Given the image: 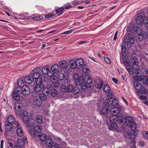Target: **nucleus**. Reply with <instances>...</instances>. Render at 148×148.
Returning a JSON list of instances; mask_svg holds the SVG:
<instances>
[{
  "label": "nucleus",
  "instance_id": "bf43d9fd",
  "mask_svg": "<svg viewBox=\"0 0 148 148\" xmlns=\"http://www.w3.org/2000/svg\"><path fill=\"white\" fill-rule=\"evenodd\" d=\"M103 85V82L101 81H99V83L97 85V87L99 89H101Z\"/></svg>",
  "mask_w": 148,
  "mask_h": 148
},
{
  "label": "nucleus",
  "instance_id": "f257e3e1",
  "mask_svg": "<svg viewBox=\"0 0 148 148\" xmlns=\"http://www.w3.org/2000/svg\"><path fill=\"white\" fill-rule=\"evenodd\" d=\"M109 120L110 122H117L120 124L125 123L127 125L131 126L132 130L135 129L136 127V123L133 121L132 118L130 116L123 115L119 117L117 115H112L110 117Z\"/></svg>",
  "mask_w": 148,
  "mask_h": 148
},
{
  "label": "nucleus",
  "instance_id": "0e129e2a",
  "mask_svg": "<svg viewBox=\"0 0 148 148\" xmlns=\"http://www.w3.org/2000/svg\"><path fill=\"white\" fill-rule=\"evenodd\" d=\"M126 49L125 47L123 45H122V52L124 53L126 52Z\"/></svg>",
  "mask_w": 148,
  "mask_h": 148
},
{
  "label": "nucleus",
  "instance_id": "4d7b16f0",
  "mask_svg": "<svg viewBox=\"0 0 148 148\" xmlns=\"http://www.w3.org/2000/svg\"><path fill=\"white\" fill-rule=\"evenodd\" d=\"M46 87L49 89L50 91L53 88V85L50 83L47 84V86H46Z\"/></svg>",
  "mask_w": 148,
  "mask_h": 148
},
{
  "label": "nucleus",
  "instance_id": "774afa93",
  "mask_svg": "<svg viewBox=\"0 0 148 148\" xmlns=\"http://www.w3.org/2000/svg\"><path fill=\"white\" fill-rule=\"evenodd\" d=\"M143 24H144L146 28L148 29V19L147 20V21H145Z\"/></svg>",
  "mask_w": 148,
  "mask_h": 148
},
{
  "label": "nucleus",
  "instance_id": "3c124183",
  "mask_svg": "<svg viewBox=\"0 0 148 148\" xmlns=\"http://www.w3.org/2000/svg\"><path fill=\"white\" fill-rule=\"evenodd\" d=\"M21 115L22 116V118H25L28 116L27 112L25 110L21 111Z\"/></svg>",
  "mask_w": 148,
  "mask_h": 148
},
{
  "label": "nucleus",
  "instance_id": "39448f33",
  "mask_svg": "<svg viewBox=\"0 0 148 148\" xmlns=\"http://www.w3.org/2000/svg\"><path fill=\"white\" fill-rule=\"evenodd\" d=\"M137 128V126L135 129L132 130L131 129L132 131H129L127 132V134L129 135V140L131 141L133 145H135L136 143V141L134 140L135 137L136 136L138 133V130H136ZM130 128L131 127L130 126Z\"/></svg>",
  "mask_w": 148,
  "mask_h": 148
},
{
  "label": "nucleus",
  "instance_id": "4be33fe9",
  "mask_svg": "<svg viewBox=\"0 0 148 148\" xmlns=\"http://www.w3.org/2000/svg\"><path fill=\"white\" fill-rule=\"evenodd\" d=\"M105 106L102 109L101 112H100V114H106L110 110V108L108 106Z\"/></svg>",
  "mask_w": 148,
  "mask_h": 148
},
{
  "label": "nucleus",
  "instance_id": "f704fd0d",
  "mask_svg": "<svg viewBox=\"0 0 148 148\" xmlns=\"http://www.w3.org/2000/svg\"><path fill=\"white\" fill-rule=\"evenodd\" d=\"M74 88V86L73 84H69L66 87L67 91L69 92H71L73 90Z\"/></svg>",
  "mask_w": 148,
  "mask_h": 148
},
{
  "label": "nucleus",
  "instance_id": "72a5a7b5",
  "mask_svg": "<svg viewBox=\"0 0 148 148\" xmlns=\"http://www.w3.org/2000/svg\"><path fill=\"white\" fill-rule=\"evenodd\" d=\"M103 90L106 93H108L111 91V89L109 86L108 85H105L103 88Z\"/></svg>",
  "mask_w": 148,
  "mask_h": 148
},
{
  "label": "nucleus",
  "instance_id": "e433bc0d",
  "mask_svg": "<svg viewBox=\"0 0 148 148\" xmlns=\"http://www.w3.org/2000/svg\"><path fill=\"white\" fill-rule=\"evenodd\" d=\"M39 99L41 100L42 101H45L47 99V97H46V95H45V94L42 93L40 94L39 95Z\"/></svg>",
  "mask_w": 148,
  "mask_h": 148
},
{
  "label": "nucleus",
  "instance_id": "ddd939ff",
  "mask_svg": "<svg viewBox=\"0 0 148 148\" xmlns=\"http://www.w3.org/2000/svg\"><path fill=\"white\" fill-rule=\"evenodd\" d=\"M7 122L11 123L13 125H16V126L18 127L19 126V122L18 121H16L14 117L12 115H10L7 118Z\"/></svg>",
  "mask_w": 148,
  "mask_h": 148
},
{
  "label": "nucleus",
  "instance_id": "052dcab7",
  "mask_svg": "<svg viewBox=\"0 0 148 148\" xmlns=\"http://www.w3.org/2000/svg\"><path fill=\"white\" fill-rule=\"evenodd\" d=\"M52 72L53 71L52 70L51 71H49V70L48 73L47 74V76L49 77H51L52 76L54 75L55 73L54 72Z\"/></svg>",
  "mask_w": 148,
  "mask_h": 148
},
{
  "label": "nucleus",
  "instance_id": "bb28decb",
  "mask_svg": "<svg viewBox=\"0 0 148 148\" xmlns=\"http://www.w3.org/2000/svg\"><path fill=\"white\" fill-rule=\"evenodd\" d=\"M69 63L70 66L72 69H77L76 61L70 60L69 61Z\"/></svg>",
  "mask_w": 148,
  "mask_h": 148
},
{
  "label": "nucleus",
  "instance_id": "a878e982",
  "mask_svg": "<svg viewBox=\"0 0 148 148\" xmlns=\"http://www.w3.org/2000/svg\"><path fill=\"white\" fill-rule=\"evenodd\" d=\"M31 18L35 21H39L42 19V16H36L35 14L32 15L31 16Z\"/></svg>",
  "mask_w": 148,
  "mask_h": 148
},
{
  "label": "nucleus",
  "instance_id": "c85d7f7f",
  "mask_svg": "<svg viewBox=\"0 0 148 148\" xmlns=\"http://www.w3.org/2000/svg\"><path fill=\"white\" fill-rule=\"evenodd\" d=\"M82 68L83 72L84 73L88 74L89 73V69L87 65L84 64L82 67Z\"/></svg>",
  "mask_w": 148,
  "mask_h": 148
},
{
  "label": "nucleus",
  "instance_id": "7ed1b4c3",
  "mask_svg": "<svg viewBox=\"0 0 148 148\" xmlns=\"http://www.w3.org/2000/svg\"><path fill=\"white\" fill-rule=\"evenodd\" d=\"M136 21L137 24L140 26L143 25L145 21H147L148 18L146 17L144 12L140 11L136 14Z\"/></svg>",
  "mask_w": 148,
  "mask_h": 148
},
{
  "label": "nucleus",
  "instance_id": "680f3d73",
  "mask_svg": "<svg viewBox=\"0 0 148 148\" xmlns=\"http://www.w3.org/2000/svg\"><path fill=\"white\" fill-rule=\"evenodd\" d=\"M73 31V29H71L68 31H66L65 32L63 33H62V34H69L71 33Z\"/></svg>",
  "mask_w": 148,
  "mask_h": 148
},
{
  "label": "nucleus",
  "instance_id": "f03ea898",
  "mask_svg": "<svg viewBox=\"0 0 148 148\" xmlns=\"http://www.w3.org/2000/svg\"><path fill=\"white\" fill-rule=\"evenodd\" d=\"M18 86L17 87L18 91L19 94L23 93L25 95H28L30 93V90L29 87L26 85L23 80L18 79L17 82Z\"/></svg>",
  "mask_w": 148,
  "mask_h": 148
},
{
  "label": "nucleus",
  "instance_id": "4468645a",
  "mask_svg": "<svg viewBox=\"0 0 148 148\" xmlns=\"http://www.w3.org/2000/svg\"><path fill=\"white\" fill-rule=\"evenodd\" d=\"M111 108L110 113L112 115H117L120 112L121 107L119 105H118V106L112 107Z\"/></svg>",
  "mask_w": 148,
  "mask_h": 148
},
{
  "label": "nucleus",
  "instance_id": "09e8293b",
  "mask_svg": "<svg viewBox=\"0 0 148 148\" xmlns=\"http://www.w3.org/2000/svg\"><path fill=\"white\" fill-rule=\"evenodd\" d=\"M79 89L78 87H74V89L72 92L74 94H77L79 92Z\"/></svg>",
  "mask_w": 148,
  "mask_h": 148
},
{
  "label": "nucleus",
  "instance_id": "5fc2aeb1",
  "mask_svg": "<svg viewBox=\"0 0 148 148\" xmlns=\"http://www.w3.org/2000/svg\"><path fill=\"white\" fill-rule=\"evenodd\" d=\"M143 82L145 84H148V76H145L143 78Z\"/></svg>",
  "mask_w": 148,
  "mask_h": 148
},
{
  "label": "nucleus",
  "instance_id": "79ce46f5",
  "mask_svg": "<svg viewBox=\"0 0 148 148\" xmlns=\"http://www.w3.org/2000/svg\"><path fill=\"white\" fill-rule=\"evenodd\" d=\"M111 123L110 124V125L109 127L110 129H116L117 128L118 125L116 123Z\"/></svg>",
  "mask_w": 148,
  "mask_h": 148
},
{
  "label": "nucleus",
  "instance_id": "6e6552de",
  "mask_svg": "<svg viewBox=\"0 0 148 148\" xmlns=\"http://www.w3.org/2000/svg\"><path fill=\"white\" fill-rule=\"evenodd\" d=\"M23 139V140L19 139L17 140L16 142L17 144L14 146V148H24L25 144L27 143L28 140L25 137H24Z\"/></svg>",
  "mask_w": 148,
  "mask_h": 148
},
{
  "label": "nucleus",
  "instance_id": "a19ab883",
  "mask_svg": "<svg viewBox=\"0 0 148 148\" xmlns=\"http://www.w3.org/2000/svg\"><path fill=\"white\" fill-rule=\"evenodd\" d=\"M64 9V8L62 7L59 8L56 10V13L58 14V16L61 14L63 12Z\"/></svg>",
  "mask_w": 148,
  "mask_h": 148
},
{
  "label": "nucleus",
  "instance_id": "4c0bfd02",
  "mask_svg": "<svg viewBox=\"0 0 148 148\" xmlns=\"http://www.w3.org/2000/svg\"><path fill=\"white\" fill-rule=\"evenodd\" d=\"M126 68L127 70L130 74L132 75L134 73V72L133 69L131 66L128 65V66H126Z\"/></svg>",
  "mask_w": 148,
  "mask_h": 148
},
{
  "label": "nucleus",
  "instance_id": "cd10ccee",
  "mask_svg": "<svg viewBox=\"0 0 148 148\" xmlns=\"http://www.w3.org/2000/svg\"><path fill=\"white\" fill-rule=\"evenodd\" d=\"M36 136L39 137L40 140L42 142L44 141L47 139V136L45 134H42L40 135L37 134V135Z\"/></svg>",
  "mask_w": 148,
  "mask_h": 148
},
{
  "label": "nucleus",
  "instance_id": "f8f14e48",
  "mask_svg": "<svg viewBox=\"0 0 148 148\" xmlns=\"http://www.w3.org/2000/svg\"><path fill=\"white\" fill-rule=\"evenodd\" d=\"M73 78L75 81V85L78 86L80 84L79 83L80 82L83 81L84 79H85V77L82 76H79L77 73H75L73 75Z\"/></svg>",
  "mask_w": 148,
  "mask_h": 148
},
{
  "label": "nucleus",
  "instance_id": "69168bd1",
  "mask_svg": "<svg viewBox=\"0 0 148 148\" xmlns=\"http://www.w3.org/2000/svg\"><path fill=\"white\" fill-rule=\"evenodd\" d=\"M15 108L16 110L18 111H19L21 110V107L20 105H15Z\"/></svg>",
  "mask_w": 148,
  "mask_h": 148
},
{
  "label": "nucleus",
  "instance_id": "f3484780",
  "mask_svg": "<svg viewBox=\"0 0 148 148\" xmlns=\"http://www.w3.org/2000/svg\"><path fill=\"white\" fill-rule=\"evenodd\" d=\"M134 86L136 89L137 90V92L138 94H139L141 92V85L140 83L138 82H134L133 83Z\"/></svg>",
  "mask_w": 148,
  "mask_h": 148
},
{
  "label": "nucleus",
  "instance_id": "0eeeda50",
  "mask_svg": "<svg viewBox=\"0 0 148 148\" xmlns=\"http://www.w3.org/2000/svg\"><path fill=\"white\" fill-rule=\"evenodd\" d=\"M135 54H132L131 56V62L132 63V67L134 71L140 70V67L138 65V61Z\"/></svg>",
  "mask_w": 148,
  "mask_h": 148
},
{
  "label": "nucleus",
  "instance_id": "9b49d317",
  "mask_svg": "<svg viewBox=\"0 0 148 148\" xmlns=\"http://www.w3.org/2000/svg\"><path fill=\"white\" fill-rule=\"evenodd\" d=\"M22 120L24 123L27 124V126L29 128L32 127L35 125L34 123L32 121V118L29 116L22 118Z\"/></svg>",
  "mask_w": 148,
  "mask_h": 148
},
{
  "label": "nucleus",
  "instance_id": "20e7f679",
  "mask_svg": "<svg viewBox=\"0 0 148 148\" xmlns=\"http://www.w3.org/2000/svg\"><path fill=\"white\" fill-rule=\"evenodd\" d=\"M103 105L106 106H108L110 108L112 107L118 106V105H119L118 100L115 98L112 99L111 97L105 100Z\"/></svg>",
  "mask_w": 148,
  "mask_h": 148
},
{
  "label": "nucleus",
  "instance_id": "ea45409f",
  "mask_svg": "<svg viewBox=\"0 0 148 148\" xmlns=\"http://www.w3.org/2000/svg\"><path fill=\"white\" fill-rule=\"evenodd\" d=\"M51 95L52 97H55L58 94V92L55 88H53L51 91Z\"/></svg>",
  "mask_w": 148,
  "mask_h": 148
},
{
  "label": "nucleus",
  "instance_id": "8fccbe9b",
  "mask_svg": "<svg viewBox=\"0 0 148 148\" xmlns=\"http://www.w3.org/2000/svg\"><path fill=\"white\" fill-rule=\"evenodd\" d=\"M61 92L64 94L67 91L66 87L64 85H62L61 87Z\"/></svg>",
  "mask_w": 148,
  "mask_h": 148
},
{
  "label": "nucleus",
  "instance_id": "c756f323",
  "mask_svg": "<svg viewBox=\"0 0 148 148\" xmlns=\"http://www.w3.org/2000/svg\"><path fill=\"white\" fill-rule=\"evenodd\" d=\"M60 66L62 69H65L66 67L67 66V63L65 61L60 62H59Z\"/></svg>",
  "mask_w": 148,
  "mask_h": 148
},
{
  "label": "nucleus",
  "instance_id": "49530a36",
  "mask_svg": "<svg viewBox=\"0 0 148 148\" xmlns=\"http://www.w3.org/2000/svg\"><path fill=\"white\" fill-rule=\"evenodd\" d=\"M43 91L44 93H46L47 95L50 93L51 91L46 88V86H44L43 87Z\"/></svg>",
  "mask_w": 148,
  "mask_h": 148
},
{
  "label": "nucleus",
  "instance_id": "864d4df0",
  "mask_svg": "<svg viewBox=\"0 0 148 148\" xmlns=\"http://www.w3.org/2000/svg\"><path fill=\"white\" fill-rule=\"evenodd\" d=\"M138 40L140 41H143L144 38H145L144 34H141L140 35H138Z\"/></svg>",
  "mask_w": 148,
  "mask_h": 148
},
{
  "label": "nucleus",
  "instance_id": "c9c22d12",
  "mask_svg": "<svg viewBox=\"0 0 148 148\" xmlns=\"http://www.w3.org/2000/svg\"><path fill=\"white\" fill-rule=\"evenodd\" d=\"M42 102L41 100L38 99H36V101H34V103L36 107H39L41 106L42 104Z\"/></svg>",
  "mask_w": 148,
  "mask_h": 148
},
{
  "label": "nucleus",
  "instance_id": "2eb2a0df",
  "mask_svg": "<svg viewBox=\"0 0 148 148\" xmlns=\"http://www.w3.org/2000/svg\"><path fill=\"white\" fill-rule=\"evenodd\" d=\"M17 87L14 88L13 90V92L12 94V97L14 100L16 101H18L20 99V97L19 94H19L18 92Z\"/></svg>",
  "mask_w": 148,
  "mask_h": 148
},
{
  "label": "nucleus",
  "instance_id": "a211bd4d",
  "mask_svg": "<svg viewBox=\"0 0 148 148\" xmlns=\"http://www.w3.org/2000/svg\"><path fill=\"white\" fill-rule=\"evenodd\" d=\"M77 69L82 68L84 65V61L83 59L79 58L76 61Z\"/></svg>",
  "mask_w": 148,
  "mask_h": 148
},
{
  "label": "nucleus",
  "instance_id": "1a4fd4ad",
  "mask_svg": "<svg viewBox=\"0 0 148 148\" xmlns=\"http://www.w3.org/2000/svg\"><path fill=\"white\" fill-rule=\"evenodd\" d=\"M35 82L36 84L34 86L33 90L38 93L41 90L42 86H44L42 80V79H38L36 80Z\"/></svg>",
  "mask_w": 148,
  "mask_h": 148
},
{
  "label": "nucleus",
  "instance_id": "b1692460",
  "mask_svg": "<svg viewBox=\"0 0 148 148\" xmlns=\"http://www.w3.org/2000/svg\"><path fill=\"white\" fill-rule=\"evenodd\" d=\"M136 27H135L134 25L133 24H130L127 27V31L129 32H131L134 31V29H135Z\"/></svg>",
  "mask_w": 148,
  "mask_h": 148
},
{
  "label": "nucleus",
  "instance_id": "c03bdc74",
  "mask_svg": "<svg viewBox=\"0 0 148 148\" xmlns=\"http://www.w3.org/2000/svg\"><path fill=\"white\" fill-rule=\"evenodd\" d=\"M16 133L18 136H22L23 135V131L20 128H18L16 130Z\"/></svg>",
  "mask_w": 148,
  "mask_h": 148
},
{
  "label": "nucleus",
  "instance_id": "393cba45",
  "mask_svg": "<svg viewBox=\"0 0 148 148\" xmlns=\"http://www.w3.org/2000/svg\"><path fill=\"white\" fill-rule=\"evenodd\" d=\"M40 127V125H36L34 127V130L36 132V134H35L36 136L37 135V134H38V133H39L40 132L41 130Z\"/></svg>",
  "mask_w": 148,
  "mask_h": 148
},
{
  "label": "nucleus",
  "instance_id": "473e14b6",
  "mask_svg": "<svg viewBox=\"0 0 148 148\" xmlns=\"http://www.w3.org/2000/svg\"><path fill=\"white\" fill-rule=\"evenodd\" d=\"M134 32H136L138 36L144 34L141 28L139 27L138 26H136V28L135 29H134Z\"/></svg>",
  "mask_w": 148,
  "mask_h": 148
},
{
  "label": "nucleus",
  "instance_id": "6e6d98bb",
  "mask_svg": "<svg viewBox=\"0 0 148 148\" xmlns=\"http://www.w3.org/2000/svg\"><path fill=\"white\" fill-rule=\"evenodd\" d=\"M38 92H37L34 90H32L31 92V95L34 97H36L38 95Z\"/></svg>",
  "mask_w": 148,
  "mask_h": 148
},
{
  "label": "nucleus",
  "instance_id": "2f4dec72",
  "mask_svg": "<svg viewBox=\"0 0 148 148\" xmlns=\"http://www.w3.org/2000/svg\"><path fill=\"white\" fill-rule=\"evenodd\" d=\"M45 144L48 147H50L51 145L53 142L52 139L50 138H48L46 139Z\"/></svg>",
  "mask_w": 148,
  "mask_h": 148
},
{
  "label": "nucleus",
  "instance_id": "a18cd8bd",
  "mask_svg": "<svg viewBox=\"0 0 148 148\" xmlns=\"http://www.w3.org/2000/svg\"><path fill=\"white\" fill-rule=\"evenodd\" d=\"M133 77L134 79L139 81H143V79L142 76L140 75L139 76H134Z\"/></svg>",
  "mask_w": 148,
  "mask_h": 148
},
{
  "label": "nucleus",
  "instance_id": "9d476101",
  "mask_svg": "<svg viewBox=\"0 0 148 148\" xmlns=\"http://www.w3.org/2000/svg\"><path fill=\"white\" fill-rule=\"evenodd\" d=\"M41 70V69L39 67H37L31 72L30 75L34 80V79L37 80L38 79H41L39 77L40 76L39 72Z\"/></svg>",
  "mask_w": 148,
  "mask_h": 148
},
{
  "label": "nucleus",
  "instance_id": "7c9ffc66",
  "mask_svg": "<svg viewBox=\"0 0 148 148\" xmlns=\"http://www.w3.org/2000/svg\"><path fill=\"white\" fill-rule=\"evenodd\" d=\"M36 121L39 124L41 123L43 121V119L42 116L40 115H38L35 117Z\"/></svg>",
  "mask_w": 148,
  "mask_h": 148
},
{
  "label": "nucleus",
  "instance_id": "aec40b11",
  "mask_svg": "<svg viewBox=\"0 0 148 148\" xmlns=\"http://www.w3.org/2000/svg\"><path fill=\"white\" fill-rule=\"evenodd\" d=\"M80 84L78 86L80 85L81 89L85 90L88 88V85L86 82L85 79H84L83 81H82L79 83Z\"/></svg>",
  "mask_w": 148,
  "mask_h": 148
},
{
  "label": "nucleus",
  "instance_id": "338daca9",
  "mask_svg": "<svg viewBox=\"0 0 148 148\" xmlns=\"http://www.w3.org/2000/svg\"><path fill=\"white\" fill-rule=\"evenodd\" d=\"M143 137L146 139H148V132H144L143 134Z\"/></svg>",
  "mask_w": 148,
  "mask_h": 148
},
{
  "label": "nucleus",
  "instance_id": "dca6fc26",
  "mask_svg": "<svg viewBox=\"0 0 148 148\" xmlns=\"http://www.w3.org/2000/svg\"><path fill=\"white\" fill-rule=\"evenodd\" d=\"M50 80L52 83L54 84V86L55 87H58L59 86V81L56 76L54 75L51 77Z\"/></svg>",
  "mask_w": 148,
  "mask_h": 148
},
{
  "label": "nucleus",
  "instance_id": "e2e57ef3",
  "mask_svg": "<svg viewBox=\"0 0 148 148\" xmlns=\"http://www.w3.org/2000/svg\"><path fill=\"white\" fill-rule=\"evenodd\" d=\"M104 59L105 62L108 64H110V59L108 57H104Z\"/></svg>",
  "mask_w": 148,
  "mask_h": 148
},
{
  "label": "nucleus",
  "instance_id": "412c9836",
  "mask_svg": "<svg viewBox=\"0 0 148 148\" xmlns=\"http://www.w3.org/2000/svg\"><path fill=\"white\" fill-rule=\"evenodd\" d=\"M24 81L27 84H30L34 82V80L30 75L27 76L24 78Z\"/></svg>",
  "mask_w": 148,
  "mask_h": 148
},
{
  "label": "nucleus",
  "instance_id": "6ab92c4d",
  "mask_svg": "<svg viewBox=\"0 0 148 148\" xmlns=\"http://www.w3.org/2000/svg\"><path fill=\"white\" fill-rule=\"evenodd\" d=\"M51 69L53 71L52 72H54L56 73L59 72L60 69V66L58 64H55L52 66Z\"/></svg>",
  "mask_w": 148,
  "mask_h": 148
},
{
  "label": "nucleus",
  "instance_id": "603ef678",
  "mask_svg": "<svg viewBox=\"0 0 148 148\" xmlns=\"http://www.w3.org/2000/svg\"><path fill=\"white\" fill-rule=\"evenodd\" d=\"M65 73H59V78L60 80H62L64 79L65 78Z\"/></svg>",
  "mask_w": 148,
  "mask_h": 148
},
{
  "label": "nucleus",
  "instance_id": "423d86ee",
  "mask_svg": "<svg viewBox=\"0 0 148 148\" xmlns=\"http://www.w3.org/2000/svg\"><path fill=\"white\" fill-rule=\"evenodd\" d=\"M124 37V40H123V44L124 45L130 47L134 44L135 41V39L133 36L131 34L128 33L127 35V37Z\"/></svg>",
  "mask_w": 148,
  "mask_h": 148
},
{
  "label": "nucleus",
  "instance_id": "13d9d810",
  "mask_svg": "<svg viewBox=\"0 0 148 148\" xmlns=\"http://www.w3.org/2000/svg\"><path fill=\"white\" fill-rule=\"evenodd\" d=\"M51 148H60L58 144L56 143H53L51 146Z\"/></svg>",
  "mask_w": 148,
  "mask_h": 148
},
{
  "label": "nucleus",
  "instance_id": "de8ad7c7",
  "mask_svg": "<svg viewBox=\"0 0 148 148\" xmlns=\"http://www.w3.org/2000/svg\"><path fill=\"white\" fill-rule=\"evenodd\" d=\"M49 71V69L47 67H43L42 69V72L45 74H47Z\"/></svg>",
  "mask_w": 148,
  "mask_h": 148
},
{
  "label": "nucleus",
  "instance_id": "37998d69",
  "mask_svg": "<svg viewBox=\"0 0 148 148\" xmlns=\"http://www.w3.org/2000/svg\"><path fill=\"white\" fill-rule=\"evenodd\" d=\"M87 78V80L86 81V82L87 84L88 85H90L92 82V80L91 78L89 77L88 76H87L85 78V80H86V79Z\"/></svg>",
  "mask_w": 148,
  "mask_h": 148
},
{
  "label": "nucleus",
  "instance_id": "58836bf2",
  "mask_svg": "<svg viewBox=\"0 0 148 148\" xmlns=\"http://www.w3.org/2000/svg\"><path fill=\"white\" fill-rule=\"evenodd\" d=\"M122 60L123 64L126 66H128V65H129L130 61L127 59L123 58L122 59Z\"/></svg>",
  "mask_w": 148,
  "mask_h": 148
},
{
  "label": "nucleus",
  "instance_id": "5701e85b",
  "mask_svg": "<svg viewBox=\"0 0 148 148\" xmlns=\"http://www.w3.org/2000/svg\"><path fill=\"white\" fill-rule=\"evenodd\" d=\"M5 130L7 131H10L12 128V124L5 122Z\"/></svg>",
  "mask_w": 148,
  "mask_h": 148
}]
</instances>
